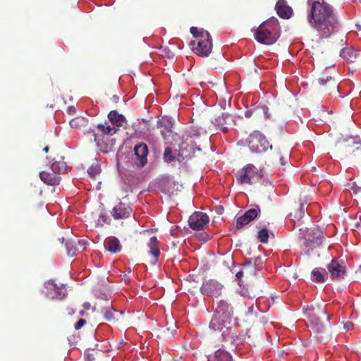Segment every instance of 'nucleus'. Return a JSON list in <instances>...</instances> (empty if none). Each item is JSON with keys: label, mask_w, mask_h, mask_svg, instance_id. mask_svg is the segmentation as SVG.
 I'll list each match as a JSON object with an SVG mask.
<instances>
[{"label": "nucleus", "mask_w": 361, "mask_h": 361, "mask_svg": "<svg viewBox=\"0 0 361 361\" xmlns=\"http://www.w3.org/2000/svg\"><path fill=\"white\" fill-rule=\"evenodd\" d=\"M308 3L310 5V24L317 30L320 37H330L338 27L332 6L324 0H308Z\"/></svg>", "instance_id": "nucleus-1"}, {"label": "nucleus", "mask_w": 361, "mask_h": 361, "mask_svg": "<svg viewBox=\"0 0 361 361\" xmlns=\"http://www.w3.org/2000/svg\"><path fill=\"white\" fill-rule=\"evenodd\" d=\"M279 30L277 20H266L255 30V39L261 44H272L279 37Z\"/></svg>", "instance_id": "nucleus-2"}, {"label": "nucleus", "mask_w": 361, "mask_h": 361, "mask_svg": "<svg viewBox=\"0 0 361 361\" xmlns=\"http://www.w3.org/2000/svg\"><path fill=\"white\" fill-rule=\"evenodd\" d=\"M190 32L196 41L190 42L192 49L201 56H208L212 49V40L209 33L197 27H191Z\"/></svg>", "instance_id": "nucleus-3"}, {"label": "nucleus", "mask_w": 361, "mask_h": 361, "mask_svg": "<svg viewBox=\"0 0 361 361\" xmlns=\"http://www.w3.org/2000/svg\"><path fill=\"white\" fill-rule=\"evenodd\" d=\"M263 171L258 170L254 165L247 164L235 174L236 180L240 184L252 185L261 181L263 178Z\"/></svg>", "instance_id": "nucleus-4"}, {"label": "nucleus", "mask_w": 361, "mask_h": 361, "mask_svg": "<svg viewBox=\"0 0 361 361\" xmlns=\"http://www.w3.org/2000/svg\"><path fill=\"white\" fill-rule=\"evenodd\" d=\"M247 145L252 152L256 153H261L272 148L266 137L258 130H255L249 135Z\"/></svg>", "instance_id": "nucleus-5"}, {"label": "nucleus", "mask_w": 361, "mask_h": 361, "mask_svg": "<svg viewBox=\"0 0 361 361\" xmlns=\"http://www.w3.org/2000/svg\"><path fill=\"white\" fill-rule=\"evenodd\" d=\"M188 144L187 142H183L178 149V154L175 156L172 149L170 147H166L164 153V159L166 162H173L178 161L179 163L182 162L184 159L190 158L192 154L194 153V148L190 147V149H187Z\"/></svg>", "instance_id": "nucleus-6"}, {"label": "nucleus", "mask_w": 361, "mask_h": 361, "mask_svg": "<svg viewBox=\"0 0 361 361\" xmlns=\"http://www.w3.org/2000/svg\"><path fill=\"white\" fill-rule=\"evenodd\" d=\"M47 289V296L51 299L61 300L64 298L67 294L65 285H57L54 281H49L45 283Z\"/></svg>", "instance_id": "nucleus-7"}, {"label": "nucleus", "mask_w": 361, "mask_h": 361, "mask_svg": "<svg viewBox=\"0 0 361 361\" xmlns=\"http://www.w3.org/2000/svg\"><path fill=\"white\" fill-rule=\"evenodd\" d=\"M223 286L216 280L209 279L204 281L200 288L202 294L218 297L221 294Z\"/></svg>", "instance_id": "nucleus-8"}, {"label": "nucleus", "mask_w": 361, "mask_h": 361, "mask_svg": "<svg viewBox=\"0 0 361 361\" xmlns=\"http://www.w3.org/2000/svg\"><path fill=\"white\" fill-rule=\"evenodd\" d=\"M209 216L201 212L193 213L188 219L190 227L193 230H203L209 223Z\"/></svg>", "instance_id": "nucleus-9"}, {"label": "nucleus", "mask_w": 361, "mask_h": 361, "mask_svg": "<svg viewBox=\"0 0 361 361\" xmlns=\"http://www.w3.org/2000/svg\"><path fill=\"white\" fill-rule=\"evenodd\" d=\"M259 212L260 209L259 206H256L255 208L250 209L249 210L246 211L242 216L237 218L235 228L237 230L243 229L250 221L256 219Z\"/></svg>", "instance_id": "nucleus-10"}, {"label": "nucleus", "mask_w": 361, "mask_h": 361, "mask_svg": "<svg viewBox=\"0 0 361 361\" xmlns=\"http://www.w3.org/2000/svg\"><path fill=\"white\" fill-rule=\"evenodd\" d=\"M322 232L314 227L305 237L304 245L306 247L314 249L322 244Z\"/></svg>", "instance_id": "nucleus-11"}, {"label": "nucleus", "mask_w": 361, "mask_h": 361, "mask_svg": "<svg viewBox=\"0 0 361 361\" xmlns=\"http://www.w3.org/2000/svg\"><path fill=\"white\" fill-rule=\"evenodd\" d=\"M133 209L129 204L120 202L111 211V214L116 220L126 219L130 216Z\"/></svg>", "instance_id": "nucleus-12"}, {"label": "nucleus", "mask_w": 361, "mask_h": 361, "mask_svg": "<svg viewBox=\"0 0 361 361\" xmlns=\"http://www.w3.org/2000/svg\"><path fill=\"white\" fill-rule=\"evenodd\" d=\"M341 148L345 154L355 156V152L361 150V140L350 137L341 143Z\"/></svg>", "instance_id": "nucleus-13"}, {"label": "nucleus", "mask_w": 361, "mask_h": 361, "mask_svg": "<svg viewBox=\"0 0 361 361\" xmlns=\"http://www.w3.org/2000/svg\"><path fill=\"white\" fill-rule=\"evenodd\" d=\"M135 164L138 167H143L147 161L148 147L145 143H140L134 147Z\"/></svg>", "instance_id": "nucleus-14"}, {"label": "nucleus", "mask_w": 361, "mask_h": 361, "mask_svg": "<svg viewBox=\"0 0 361 361\" xmlns=\"http://www.w3.org/2000/svg\"><path fill=\"white\" fill-rule=\"evenodd\" d=\"M331 278L333 280H341L344 278L346 271L345 267L335 259H332L327 266Z\"/></svg>", "instance_id": "nucleus-15"}, {"label": "nucleus", "mask_w": 361, "mask_h": 361, "mask_svg": "<svg viewBox=\"0 0 361 361\" xmlns=\"http://www.w3.org/2000/svg\"><path fill=\"white\" fill-rule=\"evenodd\" d=\"M305 314L310 321L316 325L320 324L321 320L322 319H326L327 321H329L330 319L329 315L327 314L326 310L321 309L319 307L317 310H315L314 307H312L311 310L307 311Z\"/></svg>", "instance_id": "nucleus-16"}, {"label": "nucleus", "mask_w": 361, "mask_h": 361, "mask_svg": "<svg viewBox=\"0 0 361 361\" xmlns=\"http://www.w3.org/2000/svg\"><path fill=\"white\" fill-rule=\"evenodd\" d=\"M216 314H214V316L209 323V328L214 331H222L224 334V329H228L229 325L231 323V320L228 317H223L219 316L217 317Z\"/></svg>", "instance_id": "nucleus-17"}, {"label": "nucleus", "mask_w": 361, "mask_h": 361, "mask_svg": "<svg viewBox=\"0 0 361 361\" xmlns=\"http://www.w3.org/2000/svg\"><path fill=\"white\" fill-rule=\"evenodd\" d=\"M324 90L329 94L338 92V85L331 76H322L318 80Z\"/></svg>", "instance_id": "nucleus-18"}, {"label": "nucleus", "mask_w": 361, "mask_h": 361, "mask_svg": "<svg viewBox=\"0 0 361 361\" xmlns=\"http://www.w3.org/2000/svg\"><path fill=\"white\" fill-rule=\"evenodd\" d=\"M233 307L230 304L227 302V301L221 300L218 302L217 306L214 311V314H216L219 317V316L223 317H228L230 320H231L233 315Z\"/></svg>", "instance_id": "nucleus-19"}, {"label": "nucleus", "mask_w": 361, "mask_h": 361, "mask_svg": "<svg viewBox=\"0 0 361 361\" xmlns=\"http://www.w3.org/2000/svg\"><path fill=\"white\" fill-rule=\"evenodd\" d=\"M275 9L277 14L282 18H289L293 13L291 8L287 5L285 0H279L276 4Z\"/></svg>", "instance_id": "nucleus-20"}, {"label": "nucleus", "mask_w": 361, "mask_h": 361, "mask_svg": "<svg viewBox=\"0 0 361 361\" xmlns=\"http://www.w3.org/2000/svg\"><path fill=\"white\" fill-rule=\"evenodd\" d=\"M85 134L87 136H88V138L90 141H94L96 143L98 147H101L103 145H105V135L102 132H100L99 129H90L85 133Z\"/></svg>", "instance_id": "nucleus-21"}, {"label": "nucleus", "mask_w": 361, "mask_h": 361, "mask_svg": "<svg viewBox=\"0 0 361 361\" xmlns=\"http://www.w3.org/2000/svg\"><path fill=\"white\" fill-rule=\"evenodd\" d=\"M39 177L44 183L50 185H59L61 180L60 176L54 172L51 173L47 171H42L39 173Z\"/></svg>", "instance_id": "nucleus-22"}, {"label": "nucleus", "mask_w": 361, "mask_h": 361, "mask_svg": "<svg viewBox=\"0 0 361 361\" xmlns=\"http://www.w3.org/2000/svg\"><path fill=\"white\" fill-rule=\"evenodd\" d=\"M252 259H250L248 262L245 263L240 271L236 273L235 276L240 281V283H243L242 277L245 276L248 279L252 274H253V270L255 269L252 264Z\"/></svg>", "instance_id": "nucleus-23"}, {"label": "nucleus", "mask_w": 361, "mask_h": 361, "mask_svg": "<svg viewBox=\"0 0 361 361\" xmlns=\"http://www.w3.org/2000/svg\"><path fill=\"white\" fill-rule=\"evenodd\" d=\"M134 128L137 133L143 135H148L150 133L149 121L145 119H138L137 123L134 124Z\"/></svg>", "instance_id": "nucleus-24"}, {"label": "nucleus", "mask_w": 361, "mask_h": 361, "mask_svg": "<svg viewBox=\"0 0 361 361\" xmlns=\"http://www.w3.org/2000/svg\"><path fill=\"white\" fill-rule=\"evenodd\" d=\"M110 122L118 127H121L126 123V119L123 114H118L117 111H111L108 114Z\"/></svg>", "instance_id": "nucleus-25"}, {"label": "nucleus", "mask_w": 361, "mask_h": 361, "mask_svg": "<svg viewBox=\"0 0 361 361\" xmlns=\"http://www.w3.org/2000/svg\"><path fill=\"white\" fill-rule=\"evenodd\" d=\"M340 56L348 62H354L358 56V51L353 47H345L341 52Z\"/></svg>", "instance_id": "nucleus-26"}, {"label": "nucleus", "mask_w": 361, "mask_h": 361, "mask_svg": "<svg viewBox=\"0 0 361 361\" xmlns=\"http://www.w3.org/2000/svg\"><path fill=\"white\" fill-rule=\"evenodd\" d=\"M104 246L109 252L114 254L120 252L121 247L119 240L115 237L106 239Z\"/></svg>", "instance_id": "nucleus-27"}, {"label": "nucleus", "mask_w": 361, "mask_h": 361, "mask_svg": "<svg viewBox=\"0 0 361 361\" xmlns=\"http://www.w3.org/2000/svg\"><path fill=\"white\" fill-rule=\"evenodd\" d=\"M51 171L58 175L62 173H67L70 169L63 161H55L51 166Z\"/></svg>", "instance_id": "nucleus-28"}, {"label": "nucleus", "mask_w": 361, "mask_h": 361, "mask_svg": "<svg viewBox=\"0 0 361 361\" xmlns=\"http://www.w3.org/2000/svg\"><path fill=\"white\" fill-rule=\"evenodd\" d=\"M229 117V114L223 113L221 116H219L214 119L213 123L223 132L226 133L228 131V128L226 126V119Z\"/></svg>", "instance_id": "nucleus-29"}, {"label": "nucleus", "mask_w": 361, "mask_h": 361, "mask_svg": "<svg viewBox=\"0 0 361 361\" xmlns=\"http://www.w3.org/2000/svg\"><path fill=\"white\" fill-rule=\"evenodd\" d=\"M149 247V253L154 257L155 261H157L158 257L159 256L160 252L158 247V240L155 236L150 238L149 243H147Z\"/></svg>", "instance_id": "nucleus-30"}, {"label": "nucleus", "mask_w": 361, "mask_h": 361, "mask_svg": "<svg viewBox=\"0 0 361 361\" xmlns=\"http://www.w3.org/2000/svg\"><path fill=\"white\" fill-rule=\"evenodd\" d=\"M69 123L71 128L80 129L87 126L88 120L83 116H77L71 119Z\"/></svg>", "instance_id": "nucleus-31"}, {"label": "nucleus", "mask_w": 361, "mask_h": 361, "mask_svg": "<svg viewBox=\"0 0 361 361\" xmlns=\"http://www.w3.org/2000/svg\"><path fill=\"white\" fill-rule=\"evenodd\" d=\"M321 272L317 268H315L312 271V280L317 283H324L327 279L328 274L325 269Z\"/></svg>", "instance_id": "nucleus-32"}, {"label": "nucleus", "mask_w": 361, "mask_h": 361, "mask_svg": "<svg viewBox=\"0 0 361 361\" xmlns=\"http://www.w3.org/2000/svg\"><path fill=\"white\" fill-rule=\"evenodd\" d=\"M97 128L99 129L100 132H102L105 136L113 135L118 131L117 128H111L107 123H105L104 124H98L97 126Z\"/></svg>", "instance_id": "nucleus-33"}, {"label": "nucleus", "mask_w": 361, "mask_h": 361, "mask_svg": "<svg viewBox=\"0 0 361 361\" xmlns=\"http://www.w3.org/2000/svg\"><path fill=\"white\" fill-rule=\"evenodd\" d=\"M66 253L70 257L76 255L78 248L76 243L73 240H67L66 241Z\"/></svg>", "instance_id": "nucleus-34"}, {"label": "nucleus", "mask_w": 361, "mask_h": 361, "mask_svg": "<svg viewBox=\"0 0 361 361\" xmlns=\"http://www.w3.org/2000/svg\"><path fill=\"white\" fill-rule=\"evenodd\" d=\"M117 312L111 306L105 307L104 310V317L106 321L112 322L115 320L114 313Z\"/></svg>", "instance_id": "nucleus-35"}, {"label": "nucleus", "mask_w": 361, "mask_h": 361, "mask_svg": "<svg viewBox=\"0 0 361 361\" xmlns=\"http://www.w3.org/2000/svg\"><path fill=\"white\" fill-rule=\"evenodd\" d=\"M258 240L262 243H267L269 241V231L267 228H262L259 231L257 234Z\"/></svg>", "instance_id": "nucleus-36"}, {"label": "nucleus", "mask_w": 361, "mask_h": 361, "mask_svg": "<svg viewBox=\"0 0 361 361\" xmlns=\"http://www.w3.org/2000/svg\"><path fill=\"white\" fill-rule=\"evenodd\" d=\"M101 172V169L99 164H92L88 169L87 173L92 178H95L96 176L99 174Z\"/></svg>", "instance_id": "nucleus-37"}, {"label": "nucleus", "mask_w": 361, "mask_h": 361, "mask_svg": "<svg viewBox=\"0 0 361 361\" xmlns=\"http://www.w3.org/2000/svg\"><path fill=\"white\" fill-rule=\"evenodd\" d=\"M100 350H96L94 349H87L85 350V355L90 361H94L97 356L101 355Z\"/></svg>", "instance_id": "nucleus-38"}, {"label": "nucleus", "mask_w": 361, "mask_h": 361, "mask_svg": "<svg viewBox=\"0 0 361 361\" xmlns=\"http://www.w3.org/2000/svg\"><path fill=\"white\" fill-rule=\"evenodd\" d=\"M253 260H254V265H252V267L255 269L253 270V274L255 275L257 274V271H256L257 269L260 270L262 269L263 261L260 257H255L253 259Z\"/></svg>", "instance_id": "nucleus-39"}, {"label": "nucleus", "mask_w": 361, "mask_h": 361, "mask_svg": "<svg viewBox=\"0 0 361 361\" xmlns=\"http://www.w3.org/2000/svg\"><path fill=\"white\" fill-rule=\"evenodd\" d=\"M306 209L307 208H305V204L303 203H300L298 209L295 212L294 216L295 218H298V219H300L304 216Z\"/></svg>", "instance_id": "nucleus-40"}, {"label": "nucleus", "mask_w": 361, "mask_h": 361, "mask_svg": "<svg viewBox=\"0 0 361 361\" xmlns=\"http://www.w3.org/2000/svg\"><path fill=\"white\" fill-rule=\"evenodd\" d=\"M202 128L197 127H192L190 130L188 131V136L190 138L192 137H198L201 134Z\"/></svg>", "instance_id": "nucleus-41"}, {"label": "nucleus", "mask_w": 361, "mask_h": 361, "mask_svg": "<svg viewBox=\"0 0 361 361\" xmlns=\"http://www.w3.org/2000/svg\"><path fill=\"white\" fill-rule=\"evenodd\" d=\"M97 222L99 224H101V225H103L104 224H109L110 222H111V219L107 216L106 214H100L98 219H97Z\"/></svg>", "instance_id": "nucleus-42"}, {"label": "nucleus", "mask_w": 361, "mask_h": 361, "mask_svg": "<svg viewBox=\"0 0 361 361\" xmlns=\"http://www.w3.org/2000/svg\"><path fill=\"white\" fill-rule=\"evenodd\" d=\"M176 329L175 327H172V328H166L164 331V334L166 336H173L174 334L176 333Z\"/></svg>", "instance_id": "nucleus-43"}, {"label": "nucleus", "mask_w": 361, "mask_h": 361, "mask_svg": "<svg viewBox=\"0 0 361 361\" xmlns=\"http://www.w3.org/2000/svg\"><path fill=\"white\" fill-rule=\"evenodd\" d=\"M86 320L84 319H80L75 324V329L76 330L80 329L81 327H82L86 324Z\"/></svg>", "instance_id": "nucleus-44"}, {"label": "nucleus", "mask_w": 361, "mask_h": 361, "mask_svg": "<svg viewBox=\"0 0 361 361\" xmlns=\"http://www.w3.org/2000/svg\"><path fill=\"white\" fill-rule=\"evenodd\" d=\"M78 244L82 250L86 249V246L88 245V242L84 239H80L78 240Z\"/></svg>", "instance_id": "nucleus-45"}, {"label": "nucleus", "mask_w": 361, "mask_h": 361, "mask_svg": "<svg viewBox=\"0 0 361 361\" xmlns=\"http://www.w3.org/2000/svg\"><path fill=\"white\" fill-rule=\"evenodd\" d=\"M164 120H159V121H157V126H158L159 128H163V127H165L166 129H168V128H171V123H169V127H168V126H166V125H165V126L164 125ZM169 130H171V129H169Z\"/></svg>", "instance_id": "nucleus-46"}, {"label": "nucleus", "mask_w": 361, "mask_h": 361, "mask_svg": "<svg viewBox=\"0 0 361 361\" xmlns=\"http://www.w3.org/2000/svg\"><path fill=\"white\" fill-rule=\"evenodd\" d=\"M352 190H353L354 193L357 194L361 191V188L356 185L355 183L353 184L352 187Z\"/></svg>", "instance_id": "nucleus-47"}, {"label": "nucleus", "mask_w": 361, "mask_h": 361, "mask_svg": "<svg viewBox=\"0 0 361 361\" xmlns=\"http://www.w3.org/2000/svg\"><path fill=\"white\" fill-rule=\"evenodd\" d=\"M262 109H263V112H264V114L265 117H266L267 118H270V115H269V114H268V110H269L268 107H267V106H264L262 107Z\"/></svg>", "instance_id": "nucleus-48"}, {"label": "nucleus", "mask_w": 361, "mask_h": 361, "mask_svg": "<svg viewBox=\"0 0 361 361\" xmlns=\"http://www.w3.org/2000/svg\"><path fill=\"white\" fill-rule=\"evenodd\" d=\"M82 306L85 310H89L91 307V305L88 302H85Z\"/></svg>", "instance_id": "nucleus-49"}, {"label": "nucleus", "mask_w": 361, "mask_h": 361, "mask_svg": "<svg viewBox=\"0 0 361 361\" xmlns=\"http://www.w3.org/2000/svg\"><path fill=\"white\" fill-rule=\"evenodd\" d=\"M75 112V109L73 106L68 108L69 114H73Z\"/></svg>", "instance_id": "nucleus-50"}, {"label": "nucleus", "mask_w": 361, "mask_h": 361, "mask_svg": "<svg viewBox=\"0 0 361 361\" xmlns=\"http://www.w3.org/2000/svg\"><path fill=\"white\" fill-rule=\"evenodd\" d=\"M252 113L250 111H247L245 114V117L249 118L251 116Z\"/></svg>", "instance_id": "nucleus-51"}, {"label": "nucleus", "mask_w": 361, "mask_h": 361, "mask_svg": "<svg viewBox=\"0 0 361 361\" xmlns=\"http://www.w3.org/2000/svg\"><path fill=\"white\" fill-rule=\"evenodd\" d=\"M49 150V148L48 146H46L44 149H43V151L45 152V153H47Z\"/></svg>", "instance_id": "nucleus-52"}, {"label": "nucleus", "mask_w": 361, "mask_h": 361, "mask_svg": "<svg viewBox=\"0 0 361 361\" xmlns=\"http://www.w3.org/2000/svg\"><path fill=\"white\" fill-rule=\"evenodd\" d=\"M113 99L114 102H117L118 101V97H117L116 95H114L113 97Z\"/></svg>", "instance_id": "nucleus-53"}, {"label": "nucleus", "mask_w": 361, "mask_h": 361, "mask_svg": "<svg viewBox=\"0 0 361 361\" xmlns=\"http://www.w3.org/2000/svg\"><path fill=\"white\" fill-rule=\"evenodd\" d=\"M79 314L80 316H85V312L84 310H81V311H80Z\"/></svg>", "instance_id": "nucleus-54"}, {"label": "nucleus", "mask_w": 361, "mask_h": 361, "mask_svg": "<svg viewBox=\"0 0 361 361\" xmlns=\"http://www.w3.org/2000/svg\"><path fill=\"white\" fill-rule=\"evenodd\" d=\"M312 171H316V167H312V169H311Z\"/></svg>", "instance_id": "nucleus-55"}, {"label": "nucleus", "mask_w": 361, "mask_h": 361, "mask_svg": "<svg viewBox=\"0 0 361 361\" xmlns=\"http://www.w3.org/2000/svg\"><path fill=\"white\" fill-rule=\"evenodd\" d=\"M161 135H162L164 137H165V135H164V131H163V130H161Z\"/></svg>", "instance_id": "nucleus-56"}, {"label": "nucleus", "mask_w": 361, "mask_h": 361, "mask_svg": "<svg viewBox=\"0 0 361 361\" xmlns=\"http://www.w3.org/2000/svg\"><path fill=\"white\" fill-rule=\"evenodd\" d=\"M209 239V237L207 235H206V238H205V240H207Z\"/></svg>", "instance_id": "nucleus-57"}, {"label": "nucleus", "mask_w": 361, "mask_h": 361, "mask_svg": "<svg viewBox=\"0 0 361 361\" xmlns=\"http://www.w3.org/2000/svg\"><path fill=\"white\" fill-rule=\"evenodd\" d=\"M259 278V279H261L262 281H263V279H262V276H260Z\"/></svg>", "instance_id": "nucleus-58"}]
</instances>
